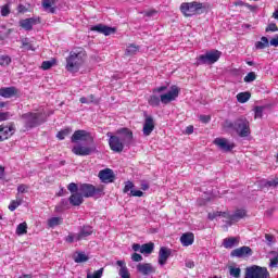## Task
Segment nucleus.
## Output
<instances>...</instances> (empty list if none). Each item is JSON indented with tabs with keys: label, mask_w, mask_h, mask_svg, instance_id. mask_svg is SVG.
I'll use <instances>...</instances> for the list:
<instances>
[{
	"label": "nucleus",
	"mask_w": 278,
	"mask_h": 278,
	"mask_svg": "<svg viewBox=\"0 0 278 278\" xmlns=\"http://www.w3.org/2000/svg\"><path fill=\"white\" fill-rule=\"evenodd\" d=\"M21 119L23 121V125L27 131H29V129L39 127V125H42V123H45V116L42 115V113H24L21 115Z\"/></svg>",
	"instance_id": "3"
},
{
	"label": "nucleus",
	"mask_w": 278,
	"mask_h": 278,
	"mask_svg": "<svg viewBox=\"0 0 278 278\" xmlns=\"http://www.w3.org/2000/svg\"><path fill=\"white\" fill-rule=\"evenodd\" d=\"M68 134H71V129H63L56 134V138H59V140H64Z\"/></svg>",
	"instance_id": "47"
},
{
	"label": "nucleus",
	"mask_w": 278,
	"mask_h": 278,
	"mask_svg": "<svg viewBox=\"0 0 278 278\" xmlns=\"http://www.w3.org/2000/svg\"><path fill=\"white\" fill-rule=\"evenodd\" d=\"M14 131H16V128L13 123L9 126L0 125V142H3V140H8V138L14 136Z\"/></svg>",
	"instance_id": "15"
},
{
	"label": "nucleus",
	"mask_w": 278,
	"mask_h": 278,
	"mask_svg": "<svg viewBox=\"0 0 278 278\" xmlns=\"http://www.w3.org/2000/svg\"><path fill=\"white\" fill-rule=\"evenodd\" d=\"M249 99H251V92H249V91L240 92L237 94V101L239 103H247V101H249Z\"/></svg>",
	"instance_id": "32"
},
{
	"label": "nucleus",
	"mask_w": 278,
	"mask_h": 278,
	"mask_svg": "<svg viewBox=\"0 0 278 278\" xmlns=\"http://www.w3.org/2000/svg\"><path fill=\"white\" fill-rule=\"evenodd\" d=\"M247 216V211L237 210L235 214H230L229 212L224 213V218H226L225 223L227 225H232L233 223H238V220L244 218Z\"/></svg>",
	"instance_id": "13"
},
{
	"label": "nucleus",
	"mask_w": 278,
	"mask_h": 278,
	"mask_svg": "<svg viewBox=\"0 0 278 278\" xmlns=\"http://www.w3.org/2000/svg\"><path fill=\"white\" fill-rule=\"evenodd\" d=\"M84 62H86V50L84 48H75L66 58V71L78 73L79 68L84 66Z\"/></svg>",
	"instance_id": "2"
},
{
	"label": "nucleus",
	"mask_w": 278,
	"mask_h": 278,
	"mask_svg": "<svg viewBox=\"0 0 278 278\" xmlns=\"http://www.w3.org/2000/svg\"><path fill=\"white\" fill-rule=\"evenodd\" d=\"M15 94H18V89H16V87H2L0 89V97H3L4 99H12Z\"/></svg>",
	"instance_id": "22"
},
{
	"label": "nucleus",
	"mask_w": 278,
	"mask_h": 278,
	"mask_svg": "<svg viewBox=\"0 0 278 278\" xmlns=\"http://www.w3.org/2000/svg\"><path fill=\"white\" fill-rule=\"evenodd\" d=\"M51 66H53V62H51V61H43L41 64V68L43 71H49V68H51Z\"/></svg>",
	"instance_id": "56"
},
{
	"label": "nucleus",
	"mask_w": 278,
	"mask_h": 278,
	"mask_svg": "<svg viewBox=\"0 0 278 278\" xmlns=\"http://www.w3.org/2000/svg\"><path fill=\"white\" fill-rule=\"evenodd\" d=\"M14 115L10 112H2L0 113V122L1 121H10Z\"/></svg>",
	"instance_id": "51"
},
{
	"label": "nucleus",
	"mask_w": 278,
	"mask_h": 278,
	"mask_svg": "<svg viewBox=\"0 0 278 278\" xmlns=\"http://www.w3.org/2000/svg\"><path fill=\"white\" fill-rule=\"evenodd\" d=\"M253 255V250H251L250 247L243 245L241 248H237L231 251L230 256L231 257H251Z\"/></svg>",
	"instance_id": "16"
},
{
	"label": "nucleus",
	"mask_w": 278,
	"mask_h": 278,
	"mask_svg": "<svg viewBox=\"0 0 278 278\" xmlns=\"http://www.w3.org/2000/svg\"><path fill=\"white\" fill-rule=\"evenodd\" d=\"M34 25H40V17H30L20 21V27L26 31H31L34 29Z\"/></svg>",
	"instance_id": "18"
},
{
	"label": "nucleus",
	"mask_w": 278,
	"mask_h": 278,
	"mask_svg": "<svg viewBox=\"0 0 278 278\" xmlns=\"http://www.w3.org/2000/svg\"><path fill=\"white\" fill-rule=\"evenodd\" d=\"M255 79H257L255 72H250L248 75H245L243 81H245V84H251V81H255Z\"/></svg>",
	"instance_id": "43"
},
{
	"label": "nucleus",
	"mask_w": 278,
	"mask_h": 278,
	"mask_svg": "<svg viewBox=\"0 0 278 278\" xmlns=\"http://www.w3.org/2000/svg\"><path fill=\"white\" fill-rule=\"evenodd\" d=\"M27 233V223L23 222L21 223L16 228V235L17 236H25Z\"/></svg>",
	"instance_id": "38"
},
{
	"label": "nucleus",
	"mask_w": 278,
	"mask_h": 278,
	"mask_svg": "<svg viewBox=\"0 0 278 278\" xmlns=\"http://www.w3.org/2000/svg\"><path fill=\"white\" fill-rule=\"evenodd\" d=\"M243 278H270V271L266 267L252 265L245 268Z\"/></svg>",
	"instance_id": "4"
},
{
	"label": "nucleus",
	"mask_w": 278,
	"mask_h": 278,
	"mask_svg": "<svg viewBox=\"0 0 278 278\" xmlns=\"http://www.w3.org/2000/svg\"><path fill=\"white\" fill-rule=\"evenodd\" d=\"M116 265L119 266L118 275L122 278H130L131 275L129 274V269L127 268V265L125 264V261H117Z\"/></svg>",
	"instance_id": "25"
},
{
	"label": "nucleus",
	"mask_w": 278,
	"mask_h": 278,
	"mask_svg": "<svg viewBox=\"0 0 278 278\" xmlns=\"http://www.w3.org/2000/svg\"><path fill=\"white\" fill-rule=\"evenodd\" d=\"M78 192H80L85 199H90L92 197H101V194H103V188L94 187L91 184H81L78 187Z\"/></svg>",
	"instance_id": "5"
},
{
	"label": "nucleus",
	"mask_w": 278,
	"mask_h": 278,
	"mask_svg": "<svg viewBox=\"0 0 278 278\" xmlns=\"http://www.w3.org/2000/svg\"><path fill=\"white\" fill-rule=\"evenodd\" d=\"M266 47H269V41H268V38L266 37H262L261 41H257L255 43L256 49H266Z\"/></svg>",
	"instance_id": "37"
},
{
	"label": "nucleus",
	"mask_w": 278,
	"mask_h": 278,
	"mask_svg": "<svg viewBox=\"0 0 278 278\" xmlns=\"http://www.w3.org/2000/svg\"><path fill=\"white\" fill-rule=\"evenodd\" d=\"M265 239L268 245L273 244V242H275V237L273 235H265Z\"/></svg>",
	"instance_id": "60"
},
{
	"label": "nucleus",
	"mask_w": 278,
	"mask_h": 278,
	"mask_svg": "<svg viewBox=\"0 0 278 278\" xmlns=\"http://www.w3.org/2000/svg\"><path fill=\"white\" fill-rule=\"evenodd\" d=\"M137 270L144 276L153 275V273H155V267H153V265L150 263H139L137 265Z\"/></svg>",
	"instance_id": "21"
},
{
	"label": "nucleus",
	"mask_w": 278,
	"mask_h": 278,
	"mask_svg": "<svg viewBox=\"0 0 278 278\" xmlns=\"http://www.w3.org/2000/svg\"><path fill=\"white\" fill-rule=\"evenodd\" d=\"M98 177L102 184H114V179H116V175L111 168L100 170Z\"/></svg>",
	"instance_id": "14"
},
{
	"label": "nucleus",
	"mask_w": 278,
	"mask_h": 278,
	"mask_svg": "<svg viewBox=\"0 0 278 278\" xmlns=\"http://www.w3.org/2000/svg\"><path fill=\"white\" fill-rule=\"evenodd\" d=\"M269 45L271 47H278V35H276L273 39H270Z\"/></svg>",
	"instance_id": "64"
},
{
	"label": "nucleus",
	"mask_w": 278,
	"mask_h": 278,
	"mask_svg": "<svg viewBox=\"0 0 278 278\" xmlns=\"http://www.w3.org/2000/svg\"><path fill=\"white\" fill-rule=\"evenodd\" d=\"M134 190V182L127 181L124 187V192L127 194V192H131Z\"/></svg>",
	"instance_id": "55"
},
{
	"label": "nucleus",
	"mask_w": 278,
	"mask_h": 278,
	"mask_svg": "<svg viewBox=\"0 0 278 278\" xmlns=\"http://www.w3.org/2000/svg\"><path fill=\"white\" fill-rule=\"evenodd\" d=\"M224 127L226 129H233V131H236V121L235 122H231L229 119H227L225 123H224Z\"/></svg>",
	"instance_id": "49"
},
{
	"label": "nucleus",
	"mask_w": 278,
	"mask_h": 278,
	"mask_svg": "<svg viewBox=\"0 0 278 278\" xmlns=\"http://www.w3.org/2000/svg\"><path fill=\"white\" fill-rule=\"evenodd\" d=\"M149 105H151L152 108H160V103H162V100L160 97L152 94L150 96L149 100H148Z\"/></svg>",
	"instance_id": "31"
},
{
	"label": "nucleus",
	"mask_w": 278,
	"mask_h": 278,
	"mask_svg": "<svg viewBox=\"0 0 278 278\" xmlns=\"http://www.w3.org/2000/svg\"><path fill=\"white\" fill-rule=\"evenodd\" d=\"M139 50V47L130 45L126 48V55H136V53H138Z\"/></svg>",
	"instance_id": "42"
},
{
	"label": "nucleus",
	"mask_w": 278,
	"mask_h": 278,
	"mask_svg": "<svg viewBox=\"0 0 278 278\" xmlns=\"http://www.w3.org/2000/svg\"><path fill=\"white\" fill-rule=\"evenodd\" d=\"M238 244H240V238L237 237H229L223 240V247L225 249H233V247H238Z\"/></svg>",
	"instance_id": "23"
},
{
	"label": "nucleus",
	"mask_w": 278,
	"mask_h": 278,
	"mask_svg": "<svg viewBox=\"0 0 278 278\" xmlns=\"http://www.w3.org/2000/svg\"><path fill=\"white\" fill-rule=\"evenodd\" d=\"M1 16H10V4L1 7Z\"/></svg>",
	"instance_id": "52"
},
{
	"label": "nucleus",
	"mask_w": 278,
	"mask_h": 278,
	"mask_svg": "<svg viewBox=\"0 0 278 278\" xmlns=\"http://www.w3.org/2000/svg\"><path fill=\"white\" fill-rule=\"evenodd\" d=\"M115 135L119 137L125 147H131V142H134V131H131V129L121 128L115 132Z\"/></svg>",
	"instance_id": "10"
},
{
	"label": "nucleus",
	"mask_w": 278,
	"mask_h": 278,
	"mask_svg": "<svg viewBox=\"0 0 278 278\" xmlns=\"http://www.w3.org/2000/svg\"><path fill=\"white\" fill-rule=\"evenodd\" d=\"M67 190H70V192L72 194H75L77 192V190L79 191V187H77V184L75 182H71L68 186H67Z\"/></svg>",
	"instance_id": "53"
},
{
	"label": "nucleus",
	"mask_w": 278,
	"mask_h": 278,
	"mask_svg": "<svg viewBox=\"0 0 278 278\" xmlns=\"http://www.w3.org/2000/svg\"><path fill=\"white\" fill-rule=\"evenodd\" d=\"M263 114H264V106H255L254 118H262Z\"/></svg>",
	"instance_id": "48"
},
{
	"label": "nucleus",
	"mask_w": 278,
	"mask_h": 278,
	"mask_svg": "<svg viewBox=\"0 0 278 278\" xmlns=\"http://www.w3.org/2000/svg\"><path fill=\"white\" fill-rule=\"evenodd\" d=\"M106 136L109 138V147L111 151H114V153H123L126 146H124L119 137L116 136V134L112 135V132H108Z\"/></svg>",
	"instance_id": "9"
},
{
	"label": "nucleus",
	"mask_w": 278,
	"mask_h": 278,
	"mask_svg": "<svg viewBox=\"0 0 278 278\" xmlns=\"http://www.w3.org/2000/svg\"><path fill=\"white\" fill-rule=\"evenodd\" d=\"M144 123H143V136H151L153 134V129H155V121L153 119V116L147 115L144 113Z\"/></svg>",
	"instance_id": "17"
},
{
	"label": "nucleus",
	"mask_w": 278,
	"mask_h": 278,
	"mask_svg": "<svg viewBox=\"0 0 278 278\" xmlns=\"http://www.w3.org/2000/svg\"><path fill=\"white\" fill-rule=\"evenodd\" d=\"M20 205H23V198L16 197V200L11 201L9 204L10 212H14Z\"/></svg>",
	"instance_id": "30"
},
{
	"label": "nucleus",
	"mask_w": 278,
	"mask_h": 278,
	"mask_svg": "<svg viewBox=\"0 0 278 278\" xmlns=\"http://www.w3.org/2000/svg\"><path fill=\"white\" fill-rule=\"evenodd\" d=\"M131 260H132V262H142V255H140L138 253H134L131 255Z\"/></svg>",
	"instance_id": "61"
},
{
	"label": "nucleus",
	"mask_w": 278,
	"mask_h": 278,
	"mask_svg": "<svg viewBox=\"0 0 278 278\" xmlns=\"http://www.w3.org/2000/svg\"><path fill=\"white\" fill-rule=\"evenodd\" d=\"M22 49H25V51H34V46H31V42H29L28 38H23L21 40Z\"/></svg>",
	"instance_id": "40"
},
{
	"label": "nucleus",
	"mask_w": 278,
	"mask_h": 278,
	"mask_svg": "<svg viewBox=\"0 0 278 278\" xmlns=\"http://www.w3.org/2000/svg\"><path fill=\"white\" fill-rule=\"evenodd\" d=\"M240 138H247L251 135V128L249 126V121L247 117H239L236 119V129Z\"/></svg>",
	"instance_id": "8"
},
{
	"label": "nucleus",
	"mask_w": 278,
	"mask_h": 278,
	"mask_svg": "<svg viewBox=\"0 0 278 278\" xmlns=\"http://www.w3.org/2000/svg\"><path fill=\"white\" fill-rule=\"evenodd\" d=\"M144 16H148V18H153V17L157 16V11L150 10V11L146 12Z\"/></svg>",
	"instance_id": "59"
},
{
	"label": "nucleus",
	"mask_w": 278,
	"mask_h": 278,
	"mask_svg": "<svg viewBox=\"0 0 278 278\" xmlns=\"http://www.w3.org/2000/svg\"><path fill=\"white\" fill-rule=\"evenodd\" d=\"M177 97H179V87L172 86V89L168 92L161 94V103H163V105H168V103L175 101Z\"/></svg>",
	"instance_id": "11"
},
{
	"label": "nucleus",
	"mask_w": 278,
	"mask_h": 278,
	"mask_svg": "<svg viewBox=\"0 0 278 278\" xmlns=\"http://www.w3.org/2000/svg\"><path fill=\"white\" fill-rule=\"evenodd\" d=\"M220 55H223L222 51L218 50H211L205 52V54H201L198 59H197V64L201 65V64H216V62H218V60H220Z\"/></svg>",
	"instance_id": "6"
},
{
	"label": "nucleus",
	"mask_w": 278,
	"mask_h": 278,
	"mask_svg": "<svg viewBox=\"0 0 278 278\" xmlns=\"http://www.w3.org/2000/svg\"><path fill=\"white\" fill-rule=\"evenodd\" d=\"M213 144L218 147L220 151H225V153H229V151H233V149H236V143L230 142L226 138H215Z\"/></svg>",
	"instance_id": "12"
},
{
	"label": "nucleus",
	"mask_w": 278,
	"mask_h": 278,
	"mask_svg": "<svg viewBox=\"0 0 278 278\" xmlns=\"http://www.w3.org/2000/svg\"><path fill=\"white\" fill-rule=\"evenodd\" d=\"M173 251L166 247H162L159 251V264L160 266H166L168 257H170Z\"/></svg>",
	"instance_id": "20"
},
{
	"label": "nucleus",
	"mask_w": 278,
	"mask_h": 278,
	"mask_svg": "<svg viewBox=\"0 0 278 278\" xmlns=\"http://www.w3.org/2000/svg\"><path fill=\"white\" fill-rule=\"evenodd\" d=\"M130 195L131 197H144V192H142L141 190H130Z\"/></svg>",
	"instance_id": "58"
},
{
	"label": "nucleus",
	"mask_w": 278,
	"mask_h": 278,
	"mask_svg": "<svg viewBox=\"0 0 278 278\" xmlns=\"http://www.w3.org/2000/svg\"><path fill=\"white\" fill-rule=\"evenodd\" d=\"M12 63V59L9 55L0 56V64L1 66H9Z\"/></svg>",
	"instance_id": "45"
},
{
	"label": "nucleus",
	"mask_w": 278,
	"mask_h": 278,
	"mask_svg": "<svg viewBox=\"0 0 278 278\" xmlns=\"http://www.w3.org/2000/svg\"><path fill=\"white\" fill-rule=\"evenodd\" d=\"M71 142L77 144L72 148V153H74V155L86 157L88 155H92V153H99V150L94 144V137L92 136V132L88 130L79 129L74 131L71 137ZM78 142H87L88 144L83 146L78 144Z\"/></svg>",
	"instance_id": "1"
},
{
	"label": "nucleus",
	"mask_w": 278,
	"mask_h": 278,
	"mask_svg": "<svg viewBox=\"0 0 278 278\" xmlns=\"http://www.w3.org/2000/svg\"><path fill=\"white\" fill-rule=\"evenodd\" d=\"M71 205L79 206L81 203H84V195L81 192L72 193V195L68 199Z\"/></svg>",
	"instance_id": "26"
},
{
	"label": "nucleus",
	"mask_w": 278,
	"mask_h": 278,
	"mask_svg": "<svg viewBox=\"0 0 278 278\" xmlns=\"http://www.w3.org/2000/svg\"><path fill=\"white\" fill-rule=\"evenodd\" d=\"M91 31H97L98 34H103L104 36H112V34H116V28L105 26L103 24H98L94 26H91Z\"/></svg>",
	"instance_id": "19"
},
{
	"label": "nucleus",
	"mask_w": 278,
	"mask_h": 278,
	"mask_svg": "<svg viewBox=\"0 0 278 278\" xmlns=\"http://www.w3.org/2000/svg\"><path fill=\"white\" fill-rule=\"evenodd\" d=\"M65 240L70 243H73V242H79L80 239H77V233H70Z\"/></svg>",
	"instance_id": "50"
},
{
	"label": "nucleus",
	"mask_w": 278,
	"mask_h": 278,
	"mask_svg": "<svg viewBox=\"0 0 278 278\" xmlns=\"http://www.w3.org/2000/svg\"><path fill=\"white\" fill-rule=\"evenodd\" d=\"M270 255L273 257H270V260H269V262H270L269 263V268H277V265H278V252L271 251Z\"/></svg>",
	"instance_id": "34"
},
{
	"label": "nucleus",
	"mask_w": 278,
	"mask_h": 278,
	"mask_svg": "<svg viewBox=\"0 0 278 278\" xmlns=\"http://www.w3.org/2000/svg\"><path fill=\"white\" fill-rule=\"evenodd\" d=\"M74 262H76V264H81L84 262H88V255H86V253H84V252H78L74 256Z\"/></svg>",
	"instance_id": "33"
},
{
	"label": "nucleus",
	"mask_w": 278,
	"mask_h": 278,
	"mask_svg": "<svg viewBox=\"0 0 278 278\" xmlns=\"http://www.w3.org/2000/svg\"><path fill=\"white\" fill-rule=\"evenodd\" d=\"M200 121L201 123L207 124L210 123V121H212V117H210L208 115H200Z\"/></svg>",
	"instance_id": "62"
},
{
	"label": "nucleus",
	"mask_w": 278,
	"mask_h": 278,
	"mask_svg": "<svg viewBox=\"0 0 278 278\" xmlns=\"http://www.w3.org/2000/svg\"><path fill=\"white\" fill-rule=\"evenodd\" d=\"M153 249H155V244L153 242L144 243L141 245V253L143 255H151V253H153Z\"/></svg>",
	"instance_id": "29"
},
{
	"label": "nucleus",
	"mask_w": 278,
	"mask_h": 278,
	"mask_svg": "<svg viewBox=\"0 0 278 278\" xmlns=\"http://www.w3.org/2000/svg\"><path fill=\"white\" fill-rule=\"evenodd\" d=\"M92 227L90 226H83L77 233V240H84V238H88V236H92Z\"/></svg>",
	"instance_id": "27"
},
{
	"label": "nucleus",
	"mask_w": 278,
	"mask_h": 278,
	"mask_svg": "<svg viewBox=\"0 0 278 278\" xmlns=\"http://www.w3.org/2000/svg\"><path fill=\"white\" fill-rule=\"evenodd\" d=\"M228 269L230 277L240 278V275L242 273V269H240V267L229 266Z\"/></svg>",
	"instance_id": "35"
},
{
	"label": "nucleus",
	"mask_w": 278,
	"mask_h": 278,
	"mask_svg": "<svg viewBox=\"0 0 278 278\" xmlns=\"http://www.w3.org/2000/svg\"><path fill=\"white\" fill-rule=\"evenodd\" d=\"M265 31H278L277 24H275V23L269 24V25L266 27Z\"/></svg>",
	"instance_id": "57"
},
{
	"label": "nucleus",
	"mask_w": 278,
	"mask_h": 278,
	"mask_svg": "<svg viewBox=\"0 0 278 278\" xmlns=\"http://www.w3.org/2000/svg\"><path fill=\"white\" fill-rule=\"evenodd\" d=\"M64 210H68V200L63 199L61 202L55 206V212H64Z\"/></svg>",
	"instance_id": "36"
},
{
	"label": "nucleus",
	"mask_w": 278,
	"mask_h": 278,
	"mask_svg": "<svg viewBox=\"0 0 278 278\" xmlns=\"http://www.w3.org/2000/svg\"><path fill=\"white\" fill-rule=\"evenodd\" d=\"M101 277H103V268L96 270L93 274L92 273L87 274V278H101Z\"/></svg>",
	"instance_id": "44"
},
{
	"label": "nucleus",
	"mask_w": 278,
	"mask_h": 278,
	"mask_svg": "<svg viewBox=\"0 0 278 278\" xmlns=\"http://www.w3.org/2000/svg\"><path fill=\"white\" fill-rule=\"evenodd\" d=\"M167 88L168 87H166V86H161V87L154 88L153 93H155V92H157V93L165 92V90H167Z\"/></svg>",
	"instance_id": "63"
},
{
	"label": "nucleus",
	"mask_w": 278,
	"mask_h": 278,
	"mask_svg": "<svg viewBox=\"0 0 278 278\" xmlns=\"http://www.w3.org/2000/svg\"><path fill=\"white\" fill-rule=\"evenodd\" d=\"M42 8L50 14H55V7H53V0H42Z\"/></svg>",
	"instance_id": "28"
},
{
	"label": "nucleus",
	"mask_w": 278,
	"mask_h": 278,
	"mask_svg": "<svg viewBox=\"0 0 278 278\" xmlns=\"http://www.w3.org/2000/svg\"><path fill=\"white\" fill-rule=\"evenodd\" d=\"M180 242L182 247H191V244H194V233L192 232H186L180 237Z\"/></svg>",
	"instance_id": "24"
},
{
	"label": "nucleus",
	"mask_w": 278,
	"mask_h": 278,
	"mask_svg": "<svg viewBox=\"0 0 278 278\" xmlns=\"http://www.w3.org/2000/svg\"><path fill=\"white\" fill-rule=\"evenodd\" d=\"M264 186L266 188H277V186H278V177L274 178L273 180L265 181Z\"/></svg>",
	"instance_id": "46"
},
{
	"label": "nucleus",
	"mask_w": 278,
	"mask_h": 278,
	"mask_svg": "<svg viewBox=\"0 0 278 278\" xmlns=\"http://www.w3.org/2000/svg\"><path fill=\"white\" fill-rule=\"evenodd\" d=\"M27 190H29V186L22 184L17 187V192L18 194H25V192H27Z\"/></svg>",
	"instance_id": "54"
},
{
	"label": "nucleus",
	"mask_w": 278,
	"mask_h": 278,
	"mask_svg": "<svg viewBox=\"0 0 278 278\" xmlns=\"http://www.w3.org/2000/svg\"><path fill=\"white\" fill-rule=\"evenodd\" d=\"M199 10H203V3L197 1L184 2L180 5V12H182L185 16H194Z\"/></svg>",
	"instance_id": "7"
},
{
	"label": "nucleus",
	"mask_w": 278,
	"mask_h": 278,
	"mask_svg": "<svg viewBox=\"0 0 278 278\" xmlns=\"http://www.w3.org/2000/svg\"><path fill=\"white\" fill-rule=\"evenodd\" d=\"M224 214H227V212L217 211V212L208 213L207 217H208V220H216V218H218L219 216H222V218H225Z\"/></svg>",
	"instance_id": "41"
},
{
	"label": "nucleus",
	"mask_w": 278,
	"mask_h": 278,
	"mask_svg": "<svg viewBox=\"0 0 278 278\" xmlns=\"http://www.w3.org/2000/svg\"><path fill=\"white\" fill-rule=\"evenodd\" d=\"M58 225H62V218L61 217H51L48 219V227H58Z\"/></svg>",
	"instance_id": "39"
}]
</instances>
